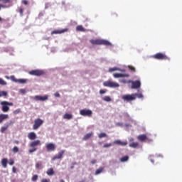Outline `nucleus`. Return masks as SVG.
<instances>
[{
  "label": "nucleus",
  "mask_w": 182,
  "mask_h": 182,
  "mask_svg": "<svg viewBox=\"0 0 182 182\" xmlns=\"http://www.w3.org/2000/svg\"><path fill=\"white\" fill-rule=\"evenodd\" d=\"M90 43L92 45H105V46H110L112 43L106 40H100V39H95V40H90Z\"/></svg>",
  "instance_id": "nucleus-2"
},
{
  "label": "nucleus",
  "mask_w": 182,
  "mask_h": 182,
  "mask_svg": "<svg viewBox=\"0 0 182 182\" xmlns=\"http://www.w3.org/2000/svg\"><path fill=\"white\" fill-rule=\"evenodd\" d=\"M134 95L135 100H136V97H138V99H143V94L141 93H134Z\"/></svg>",
  "instance_id": "nucleus-29"
},
{
  "label": "nucleus",
  "mask_w": 182,
  "mask_h": 182,
  "mask_svg": "<svg viewBox=\"0 0 182 182\" xmlns=\"http://www.w3.org/2000/svg\"><path fill=\"white\" fill-rule=\"evenodd\" d=\"M1 8H6V6L4 5L0 4V9Z\"/></svg>",
  "instance_id": "nucleus-54"
},
{
  "label": "nucleus",
  "mask_w": 182,
  "mask_h": 182,
  "mask_svg": "<svg viewBox=\"0 0 182 182\" xmlns=\"http://www.w3.org/2000/svg\"><path fill=\"white\" fill-rule=\"evenodd\" d=\"M21 4H23V5H28V2L26 0H22Z\"/></svg>",
  "instance_id": "nucleus-50"
},
{
  "label": "nucleus",
  "mask_w": 182,
  "mask_h": 182,
  "mask_svg": "<svg viewBox=\"0 0 182 182\" xmlns=\"http://www.w3.org/2000/svg\"><path fill=\"white\" fill-rule=\"evenodd\" d=\"M117 125H118V126H120V123H118Z\"/></svg>",
  "instance_id": "nucleus-59"
},
{
  "label": "nucleus",
  "mask_w": 182,
  "mask_h": 182,
  "mask_svg": "<svg viewBox=\"0 0 182 182\" xmlns=\"http://www.w3.org/2000/svg\"><path fill=\"white\" fill-rule=\"evenodd\" d=\"M105 170V168L103 167H100L98 169L96 170L95 171V176H97L98 174H100Z\"/></svg>",
  "instance_id": "nucleus-28"
},
{
  "label": "nucleus",
  "mask_w": 182,
  "mask_h": 182,
  "mask_svg": "<svg viewBox=\"0 0 182 182\" xmlns=\"http://www.w3.org/2000/svg\"><path fill=\"white\" fill-rule=\"evenodd\" d=\"M68 28H63L62 30L53 31L51 32V35L59 34V33H65V32H68Z\"/></svg>",
  "instance_id": "nucleus-14"
},
{
  "label": "nucleus",
  "mask_w": 182,
  "mask_h": 182,
  "mask_svg": "<svg viewBox=\"0 0 182 182\" xmlns=\"http://www.w3.org/2000/svg\"><path fill=\"white\" fill-rule=\"evenodd\" d=\"M14 164H15V161H14V159H10L9 160V164L10 166H14Z\"/></svg>",
  "instance_id": "nucleus-46"
},
{
  "label": "nucleus",
  "mask_w": 182,
  "mask_h": 182,
  "mask_svg": "<svg viewBox=\"0 0 182 182\" xmlns=\"http://www.w3.org/2000/svg\"><path fill=\"white\" fill-rule=\"evenodd\" d=\"M63 117L67 120H70V119H73V115H72V114L65 113Z\"/></svg>",
  "instance_id": "nucleus-22"
},
{
  "label": "nucleus",
  "mask_w": 182,
  "mask_h": 182,
  "mask_svg": "<svg viewBox=\"0 0 182 182\" xmlns=\"http://www.w3.org/2000/svg\"><path fill=\"white\" fill-rule=\"evenodd\" d=\"M41 182H50V179L43 178V179L41 180Z\"/></svg>",
  "instance_id": "nucleus-49"
},
{
  "label": "nucleus",
  "mask_w": 182,
  "mask_h": 182,
  "mask_svg": "<svg viewBox=\"0 0 182 182\" xmlns=\"http://www.w3.org/2000/svg\"><path fill=\"white\" fill-rule=\"evenodd\" d=\"M145 143H153V139L149 137V136H146V139H145Z\"/></svg>",
  "instance_id": "nucleus-32"
},
{
  "label": "nucleus",
  "mask_w": 182,
  "mask_h": 182,
  "mask_svg": "<svg viewBox=\"0 0 182 182\" xmlns=\"http://www.w3.org/2000/svg\"><path fill=\"white\" fill-rule=\"evenodd\" d=\"M107 147H112V144H105L103 146L104 149H107Z\"/></svg>",
  "instance_id": "nucleus-43"
},
{
  "label": "nucleus",
  "mask_w": 182,
  "mask_h": 182,
  "mask_svg": "<svg viewBox=\"0 0 182 182\" xmlns=\"http://www.w3.org/2000/svg\"><path fill=\"white\" fill-rule=\"evenodd\" d=\"M119 160L122 163H124L129 160V156H122Z\"/></svg>",
  "instance_id": "nucleus-27"
},
{
  "label": "nucleus",
  "mask_w": 182,
  "mask_h": 182,
  "mask_svg": "<svg viewBox=\"0 0 182 182\" xmlns=\"http://www.w3.org/2000/svg\"><path fill=\"white\" fill-rule=\"evenodd\" d=\"M91 136H93V132H90L85 134V136L82 138V140L84 141L89 140Z\"/></svg>",
  "instance_id": "nucleus-24"
},
{
  "label": "nucleus",
  "mask_w": 182,
  "mask_h": 182,
  "mask_svg": "<svg viewBox=\"0 0 182 182\" xmlns=\"http://www.w3.org/2000/svg\"><path fill=\"white\" fill-rule=\"evenodd\" d=\"M103 86H105L106 87H120V85L116 82H113L112 80L105 81L103 82Z\"/></svg>",
  "instance_id": "nucleus-5"
},
{
  "label": "nucleus",
  "mask_w": 182,
  "mask_h": 182,
  "mask_svg": "<svg viewBox=\"0 0 182 182\" xmlns=\"http://www.w3.org/2000/svg\"><path fill=\"white\" fill-rule=\"evenodd\" d=\"M12 151L13 153H18V151H19V148H18V146H14L12 149Z\"/></svg>",
  "instance_id": "nucleus-36"
},
{
  "label": "nucleus",
  "mask_w": 182,
  "mask_h": 182,
  "mask_svg": "<svg viewBox=\"0 0 182 182\" xmlns=\"http://www.w3.org/2000/svg\"><path fill=\"white\" fill-rule=\"evenodd\" d=\"M17 83H21V84L26 83V80H25V79H18V81H17Z\"/></svg>",
  "instance_id": "nucleus-37"
},
{
  "label": "nucleus",
  "mask_w": 182,
  "mask_h": 182,
  "mask_svg": "<svg viewBox=\"0 0 182 182\" xmlns=\"http://www.w3.org/2000/svg\"><path fill=\"white\" fill-rule=\"evenodd\" d=\"M42 143L41 142V140L36 139L33 141H31L29 144V147L31 149L28 150V153L30 154H32V153H35L38 150V146H41Z\"/></svg>",
  "instance_id": "nucleus-1"
},
{
  "label": "nucleus",
  "mask_w": 182,
  "mask_h": 182,
  "mask_svg": "<svg viewBox=\"0 0 182 182\" xmlns=\"http://www.w3.org/2000/svg\"><path fill=\"white\" fill-rule=\"evenodd\" d=\"M46 149L47 151H55L56 149V146L53 143H48L46 145Z\"/></svg>",
  "instance_id": "nucleus-10"
},
{
  "label": "nucleus",
  "mask_w": 182,
  "mask_h": 182,
  "mask_svg": "<svg viewBox=\"0 0 182 182\" xmlns=\"http://www.w3.org/2000/svg\"><path fill=\"white\" fill-rule=\"evenodd\" d=\"M128 69H129V70L134 73H136V68L132 65H128Z\"/></svg>",
  "instance_id": "nucleus-33"
},
{
  "label": "nucleus",
  "mask_w": 182,
  "mask_h": 182,
  "mask_svg": "<svg viewBox=\"0 0 182 182\" xmlns=\"http://www.w3.org/2000/svg\"><path fill=\"white\" fill-rule=\"evenodd\" d=\"M113 76L115 78H118V77H129V76H130V75H129V74L114 73Z\"/></svg>",
  "instance_id": "nucleus-16"
},
{
  "label": "nucleus",
  "mask_w": 182,
  "mask_h": 182,
  "mask_svg": "<svg viewBox=\"0 0 182 182\" xmlns=\"http://www.w3.org/2000/svg\"><path fill=\"white\" fill-rule=\"evenodd\" d=\"M116 70H119V69H117V68H109V72H114Z\"/></svg>",
  "instance_id": "nucleus-47"
},
{
  "label": "nucleus",
  "mask_w": 182,
  "mask_h": 182,
  "mask_svg": "<svg viewBox=\"0 0 182 182\" xmlns=\"http://www.w3.org/2000/svg\"><path fill=\"white\" fill-rule=\"evenodd\" d=\"M31 76H43L45 71L43 70H33L28 72Z\"/></svg>",
  "instance_id": "nucleus-6"
},
{
  "label": "nucleus",
  "mask_w": 182,
  "mask_h": 182,
  "mask_svg": "<svg viewBox=\"0 0 182 182\" xmlns=\"http://www.w3.org/2000/svg\"><path fill=\"white\" fill-rule=\"evenodd\" d=\"M41 167H42L41 163L38 162L36 164V168H41Z\"/></svg>",
  "instance_id": "nucleus-42"
},
{
  "label": "nucleus",
  "mask_w": 182,
  "mask_h": 182,
  "mask_svg": "<svg viewBox=\"0 0 182 182\" xmlns=\"http://www.w3.org/2000/svg\"><path fill=\"white\" fill-rule=\"evenodd\" d=\"M21 112V109H17L13 112L14 114H19Z\"/></svg>",
  "instance_id": "nucleus-41"
},
{
  "label": "nucleus",
  "mask_w": 182,
  "mask_h": 182,
  "mask_svg": "<svg viewBox=\"0 0 182 182\" xmlns=\"http://www.w3.org/2000/svg\"><path fill=\"white\" fill-rule=\"evenodd\" d=\"M146 139H147V135H146L144 134H140L137 136V140H139V141H141V142L146 141Z\"/></svg>",
  "instance_id": "nucleus-19"
},
{
  "label": "nucleus",
  "mask_w": 182,
  "mask_h": 182,
  "mask_svg": "<svg viewBox=\"0 0 182 182\" xmlns=\"http://www.w3.org/2000/svg\"><path fill=\"white\" fill-rule=\"evenodd\" d=\"M1 164L4 168H6L8 167V159L3 158L1 161Z\"/></svg>",
  "instance_id": "nucleus-20"
},
{
  "label": "nucleus",
  "mask_w": 182,
  "mask_h": 182,
  "mask_svg": "<svg viewBox=\"0 0 182 182\" xmlns=\"http://www.w3.org/2000/svg\"><path fill=\"white\" fill-rule=\"evenodd\" d=\"M11 124H14V122L12 121L8 123L5 127H2L1 128V133H5V131L8 130V128L11 126Z\"/></svg>",
  "instance_id": "nucleus-18"
},
{
  "label": "nucleus",
  "mask_w": 182,
  "mask_h": 182,
  "mask_svg": "<svg viewBox=\"0 0 182 182\" xmlns=\"http://www.w3.org/2000/svg\"><path fill=\"white\" fill-rule=\"evenodd\" d=\"M0 85L5 86V85H6V82H5L2 78H0Z\"/></svg>",
  "instance_id": "nucleus-40"
},
{
  "label": "nucleus",
  "mask_w": 182,
  "mask_h": 182,
  "mask_svg": "<svg viewBox=\"0 0 182 182\" xmlns=\"http://www.w3.org/2000/svg\"><path fill=\"white\" fill-rule=\"evenodd\" d=\"M10 79H11V80H12L13 82H15L16 83H18V79H16L14 75H11V76L10 77Z\"/></svg>",
  "instance_id": "nucleus-35"
},
{
  "label": "nucleus",
  "mask_w": 182,
  "mask_h": 182,
  "mask_svg": "<svg viewBox=\"0 0 182 182\" xmlns=\"http://www.w3.org/2000/svg\"><path fill=\"white\" fill-rule=\"evenodd\" d=\"M99 139H103V137H107V134L105 132H102L98 135Z\"/></svg>",
  "instance_id": "nucleus-31"
},
{
  "label": "nucleus",
  "mask_w": 182,
  "mask_h": 182,
  "mask_svg": "<svg viewBox=\"0 0 182 182\" xmlns=\"http://www.w3.org/2000/svg\"><path fill=\"white\" fill-rule=\"evenodd\" d=\"M132 83V89H139L140 86H141V83L140 82V80H136V81H132L130 82Z\"/></svg>",
  "instance_id": "nucleus-11"
},
{
  "label": "nucleus",
  "mask_w": 182,
  "mask_h": 182,
  "mask_svg": "<svg viewBox=\"0 0 182 182\" xmlns=\"http://www.w3.org/2000/svg\"><path fill=\"white\" fill-rule=\"evenodd\" d=\"M34 98L36 99V100H37L38 102H45L46 100H48V95H44V96H41V95H36L34 97Z\"/></svg>",
  "instance_id": "nucleus-13"
},
{
  "label": "nucleus",
  "mask_w": 182,
  "mask_h": 182,
  "mask_svg": "<svg viewBox=\"0 0 182 182\" xmlns=\"http://www.w3.org/2000/svg\"><path fill=\"white\" fill-rule=\"evenodd\" d=\"M54 96H55V97H60V94H59V92H55V93L54 94Z\"/></svg>",
  "instance_id": "nucleus-51"
},
{
  "label": "nucleus",
  "mask_w": 182,
  "mask_h": 182,
  "mask_svg": "<svg viewBox=\"0 0 182 182\" xmlns=\"http://www.w3.org/2000/svg\"><path fill=\"white\" fill-rule=\"evenodd\" d=\"M43 124V120L41 118L36 119L33 125V130H38Z\"/></svg>",
  "instance_id": "nucleus-7"
},
{
  "label": "nucleus",
  "mask_w": 182,
  "mask_h": 182,
  "mask_svg": "<svg viewBox=\"0 0 182 182\" xmlns=\"http://www.w3.org/2000/svg\"><path fill=\"white\" fill-rule=\"evenodd\" d=\"M76 31L77 32H85L86 30L83 28V26L80 25L76 27Z\"/></svg>",
  "instance_id": "nucleus-23"
},
{
  "label": "nucleus",
  "mask_w": 182,
  "mask_h": 182,
  "mask_svg": "<svg viewBox=\"0 0 182 182\" xmlns=\"http://www.w3.org/2000/svg\"><path fill=\"white\" fill-rule=\"evenodd\" d=\"M15 144H19V141H14Z\"/></svg>",
  "instance_id": "nucleus-55"
},
{
  "label": "nucleus",
  "mask_w": 182,
  "mask_h": 182,
  "mask_svg": "<svg viewBox=\"0 0 182 182\" xmlns=\"http://www.w3.org/2000/svg\"><path fill=\"white\" fill-rule=\"evenodd\" d=\"M113 144H117V146H127V141H122L121 140H115Z\"/></svg>",
  "instance_id": "nucleus-15"
},
{
  "label": "nucleus",
  "mask_w": 182,
  "mask_h": 182,
  "mask_svg": "<svg viewBox=\"0 0 182 182\" xmlns=\"http://www.w3.org/2000/svg\"><path fill=\"white\" fill-rule=\"evenodd\" d=\"M20 91L21 93H25V92H26L25 90H23V89L21 90Z\"/></svg>",
  "instance_id": "nucleus-56"
},
{
  "label": "nucleus",
  "mask_w": 182,
  "mask_h": 182,
  "mask_svg": "<svg viewBox=\"0 0 182 182\" xmlns=\"http://www.w3.org/2000/svg\"><path fill=\"white\" fill-rule=\"evenodd\" d=\"M36 134L33 132H29L28 134V139H29V140H36Z\"/></svg>",
  "instance_id": "nucleus-17"
},
{
  "label": "nucleus",
  "mask_w": 182,
  "mask_h": 182,
  "mask_svg": "<svg viewBox=\"0 0 182 182\" xmlns=\"http://www.w3.org/2000/svg\"><path fill=\"white\" fill-rule=\"evenodd\" d=\"M6 119H9V115L7 114H0V124L4 122V120H6Z\"/></svg>",
  "instance_id": "nucleus-21"
},
{
  "label": "nucleus",
  "mask_w": 182,
  "mask_h": 182,
  "mask_svg": "<svg viewBox=\"0 0 182 182\" xmlns=\"http://www.w3.org/2000/svg\"><path fill=\"white\" fill-rule=\"evenodd\" d=\"M106 92H107V90H100V95H105V93H106Z\"/></svg>",
  "instance_id": "nucleus-45"
},
{
  "label": "nucleus",
  "mask_w": 182,
  "mask_h": 182,
  "mask_svg": "<svg viewBox=\"0 0 182 182\" xmlns=\"http://www.w3.org/2000/svg\"><path fill=\"white\" fill-rule=\"evenodd\" d=\"M129 147H132V149H136V147H139V142H132L129 144Z\"/></svg>",
  "instance_id": "nucleus-25"
},
{
  "label": "nucleus",
  "mask_w": 182,
  "mask_h": 182,
  "mask_svg": "<svg viewBox=\"0 0 182 182\" xmlns=\"http://www.w3.org/2000/svg\"><path fill=\"white\" fill-rule=\"evenodd\" d=\"M80 114L81 116H87L88 117H92V114H93V112L90 109H81L80 111Z\"/></svg>",
  "instance_id": "nucleus-8"
},
{
  "label": "nucleus",
  "mask_w": 182,
  "mask_h": 182,
  "mask_svg": "<svg viewBox=\"0 0 182 182\" xmlns=\"http://www.w3.org/2000/svg\"><path fill=\"white\" fill-rule=\"evenodd\" d=\"M63 154H65V150H61L58 152V156H55L52 158V161H55V160H59L60 159H63Z\"/></svg>",
  "instance_id": "nucleus-12"
},
{
  "label": "nucleus",
  "mask_w": 182,
  "mask_h": 182,
  "mask_svg": "<svg viewBox=\"0 0 182 182\" xmlns=\"http://www.w3.org/2000/svg\"><path fill=\"white\" fill-rule=\"evenodd\" d=\"M47 174L48 176H53L55 174V171L52 168H50L47 170Z\"/></svg>",
  "instance_id": "nucleus-26"
},
{
  "label": "nucleus",
  "mask_w": 182,
  "mask_h": 182,
  "mask_svg": "<svg viewBox=\"0 0 182 182\" xmlns=\"http://www.w3.org/2000/svg\"><path fill=\"white\" fill-rule=\"evenodd\" d=\"M71 168H73V166H71Z\"/></svg>",
  "instance_id": "nucleus-60"
},
{
  "label": "nucleus",
  "mask_w": 182,
  "mask_h": 182,
  "mask_svg": "<svg viewBox=\"0 0 182 182\" xmlns=\"http://www.w3.org/2000/svg\"><path fill=\"white\" fill-rule=\"evenodd\" d=\"M119 82H121V83H130L131 82H132V80H124V79H123V80H119Z\"/></svg>",
  "instance_id": "nucleus-38"
},
{
  "label": "nucleus",
  "mask_w": 182,
  "mask_h": 182,
  "mask_svg": "<svg viewBox=\"0 0 182 182\" xmlns=\"http://www.w3.org/2000/svg\"><path fill=\"white\" fill-rule=\"evenodd\" d=\"M154 59L157 60H170V58L164 53H157L155 55H152Z\"/></svg>",
  "instance_id": "nucleus-4"
},
{
  "label": "nucleus",
  "mask_w": 182,
  "mask_h": 182,
  "mask_svg": "<svg viewBox=\"0 0 182 182\" xmlns=\"http://www.w3.org/2000/svg\"><path fill=\"white\" fill-rule=\"evenodd\" d=\"M12 172L14 173H16V168L15 166H13Z\"/></svg>",
  "instance_id": "nucleus-53"
},
{
  "label": "nucleus",
  "mask_w": 182,
  "mask_h": 182,
  "mask_svg": "<svg viewBox=\"0 0 182 182\" xmlns=\"http://www.w3.org/2000/svg\"><path fill=\"white\" fill-rule=\"evenodd\" d=\"M18 12H19L21 16H23V9H22V7H20L18 9Z\"/></svg>",
  "instance_id": "nucleus-39"
},
{
  "label": "nucleus",
  "mask_w": 182,
  "mask_h": 182,
  "mask_svg": "<svg viewBox=\"0 0 182 182\" xmlns=\"http://www.w3.org/2000/svg\"><path fill=\"white\" fill-rule=\"evenodd\" d=\"M0 105L1 106V110L4 113L9 112V106H14L13 102H9L8 101H1Z\"/></svg>",
  "instance_id": "nucleus-3"
},
{
  "label": "nucleus",
  "mask_w": 182,
  "mask_h": 182,
  "mask_svg": "<svg viewBox=\"0 0 182 182\" xmlns=\"http://www.w3.org/2000/svg\"><path fill=\"white\" fill-rule=\"evenodd\" d=\"M2 21V18L0 17V22Z\"/></svg>",
  "instance_id": "nucleus-58"
},
{
  "label": "nucleus",
  "mask_w": 182,
  "mask_h": 182,
  "mask_svg": "<svg viewBox=\"0 0 182 182\" xmlns=\"http://www.w3.org/2000/svg\"><path fill=\"white\" fill-rule=\"evenodd\" d=\"M3 2V4H9L11 2V0H0Z\"/></svg>",
  "instance_id": "nucleus-48"
},
{
  "label": "nucleus",
  "mask_w": 182,
  "mask_h": 182,
  "mask_svg": "<svg viewBox=\"0 0 182 182\" xmlns=\"http://www.w3.org/2000/svg\"><path fill=\"white\" fill-rule=\"evenodd\" d=\"M122 99L124 102H132V101H133V100H135V97H134V94L123 95V96L122 97Z\"/></svg>",
  "instance_id": "nucleus-9"
},
{
  "label": "nucleus",
  "mask_w": 182,
  "mask_h": 182,
  "mask_svg": "<svg viewBox=\"0 0 182 182\" xmlns=\"http://www.w3.org/2000/svg\"><path fill=\"white\" fill-rule=\"evenodd\" d=\"M38 180V175H34L32 177V181H36Z\"/></svg>",
  "instance_id": "nucleus-44"
},
{
  "label": "nucleus",
  "mask_w": 182,
  "mask_h": 182,
  "mask_svg": "<svg viewBox=\"0 0 182 182\" xmlns=\"http://www.w3.org/2000/svg\"><path fill=\"white\" fill-rule=\"evenodd\" d=\"M60 182H65V181L63 179H61Z\"/></svg>",
  "instance_id": "nucleus-57"
},
{
  "label": "nucleus",
  "mask_w": 182,
  "mask_h": 182,
  "mask_svg": "<svg viewBox=\"0 0 182 182\" xmlns=\"http://www.w3.org/2000/svg\"><path fill=\"white\" fill-rule=\"evenodd\" d=\"M97 162V161L96 159H92L91 161V164H96Z\"/></svg>",
  "instance_id": "nucleus-52"
},
{
  "label": "nucleus",
  "mask_w": 182,
  "mask_h": 182,
  "mask_svg": "<svg viewBox=\"0 0 182 182\" xmlns=\"http://www.w3.org/2000/svg\"><path fill=\"white\" fill-rule=\"evenodd\" d=\"M102 100H104V102H112V98L109 96H105L102 97Z\"/></svg>",
  "instance_id": "nucleus-30"
},
{
  "label": "nucleus",
  "mask_w": 182,
  "mask_h": 182,
  "mask_svg": "<svg viewBox=\"0 0 182 182\" xmlns=\"http://www.w3.org/2000/svg\"><path fill=\"white\" fill-rule=\"evenodd\" d=\"M2 96H8V92L6 91H0V97Z\"/></svg>",
  "instance_id": "nucleus-34"
}]
</instances>
